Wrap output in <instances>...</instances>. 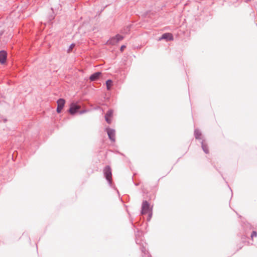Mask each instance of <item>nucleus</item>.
<instances>
[{"instance_id":"obj_1","label":"nucleus","mask_w":257,"mask_h":257,"mask_svg":"<svg viewBox=\"0 0 257 257\" xmlns=\"http://www.w3.org/2000/svg\"><path fill=\"white\" fill-rule=\"evenodd\" d=\"M103 173L105 179L108 183L111 185L112 183V173L111 168L109 166H106L103 170Z\"/></svg>"},{"instance_id":"obj_2","label":"nucleus","mask_w":257,"mask_h":257,"mask_svg":"<svg viewBox=\"0 0 257 257\" xmlns=\"http://www.w3.org/2000/svg\"><path fill=\"white\" fill-rule=\"evenodd\" d=\"M150 206L149 203L147 200L143 201L141 208V214L144 215L151 211L152 209H150Z\"/></svg>"},{"instance_id":"obj_3","label":"nucleus","mask_w":257,"mask_h":257,"mask_svg":"<svg viewBox=\"0 0 257 257\" xmlns=\"http://www.w3.org/2000/svg\"><path fill=\"white\" fill-rule=\"evenodd\" d=\"M80 107L79 105L75 103H72L70 104V108L68 110V112L71 114L74 115L78 112Z\"/></svg>"},{"instance_id":"obj_4","label":"nucleus","mask_w":257,"mask_h":257,"mask_svg":"<svg viewBox=\"0 0 257 257\" xmlns=\"http://www.w3.org/2000/svg\"><path fill=\"white\" fill-rule=\"evenodd\" d=\"M57 107L56 111L57 113H60L65 105V100L64 98H59L57 100Z\"/></svg>"},{"instance_id":"obj_5","label":"nucleus","mask_w":257,"mask_h":257,"mask_svg":"<svg viewBox=\"0 0 257 257\" xmlns=\"http://www.w3.org/2000/svg\"><path fill=\"white\" fill-rule=\"evenodd\" d=\"M105 131L106 132L110 140L112 142H114L115 136V130L114 129L107 127L105 128Z\"/></svg>"},{"instance_id":"obj_6","label":"nucleus","mask_w":257,"mask_h":257,"mask_svg":"<svg viewBox=\"0 0 257 257\" xmlns=\"http://www.w3.org/2000/svg\"><path fill=\"white\" fill-rule=\"evenodd\" d=\"M138 234H136V242L137 244H140L141 245V250L142 252L145 254L146 252L147 251L146 247L144 245V243L142 242L141 239L138 238Z\"/></svg>"},{"instance_id":"obj_7","label":"nucleus","mask_w":257,"mask_h":257,"mask_svg":"<svg viewBox=\"0 0 257 257\" xmlns=\"http://www.w3.org/2000/svg\"><path fill=\"white\" fill-rule=\"evenodd\" d=\"M7 59V52L5 50L0 51V63L4 64Z\"/></svg>"},{"instance_id":"obj_8","label":"nucleus","mask_w":257,"mask_h":257,"mask_svg":"<svg viewBox=\"0 0 257 257\" xmlns=\"http://www.w3.org/2000/svg\"><path fill=\"white\" fill-rule=\"evenodd\" d=\"M166 40L167 41H170L173 40V36L172 34L166 33L163 34L161 37L159 38V40Z\"/></svg>"},{"instance_id":"obj_9","label":"nucleus","mask_w":257,"mask_h":257,"mask_svg":"<svg viewBox=\"0 0 257 257\" xmlns=\"http://www.w3.org/2000/svg\"><path fill=\"white\" fill-rule=\"evenodd\" d=\"M101 73L100 72H96L90 75L89 79L91 81L97 80L101 75Z\"/></svg>"},{"instance_id":"obj_10","label":"nucleus","mask_w":257,"mask_h":257,"mask_svg":"<svg viewBox=\"0 0 257 257\" xmlns=\"http://www.w3.org/2000/svg\"><path fill=\"white\" fill-rule=\"evenodd\" d=\"M201 147H202V150H203L205 154H208L209 153V150L208 149L207 145L204 143V140H202L201 141Z\"/></svg>"},{"instance_id":"obj_11","label":"nucleus","mask_w":257,"mask_h":257,"mask_svg":"<svg viewBox=\"0 0 257 257\" xmlns=\"http://www.w3.org/2000/svg\"><path fill=\"white\" fill-rule=\"evenodd\" d=\"M202 134L200 131L198 129H195L194 130V137L197 140H200Z\"/></svg>"},{"instance_id":"obj_12","label":"nucleus","mask_w":257,"mask_h":257,"mask_svg":"<svg viewBox=\"0 0 257 257\" xmlns=\"http://www.w3.org/2000/svg\"><path fill=\"white\" fill-rule=\"evenodd\" d=\"M112 85V81L111 79H108L106 81V85L107 90H110Z\"/></svg>"},{"instance_id":"obj_13","label":"nucleus","mask_w":257,"mask_h":257,"mask_svg":"<svg viewBox=\"0 0 257 257\" xmlns=\"http://www.w3.org/2000/svg\"><path fill=\"white\" fill-rule=\"evenodd\" d=\"M107 43L111 45H115L116 43H117V40H116L114 37H113L111 38L109 40H108Z\"/></svg>"},{"instance_id":"obj_14","label":"nucleus","mask_w":257,"mask_h":257,"mask_svg":"<svg viewBox=\"0 0 257 257\" xmlns=\"http://www.w3.org/2000/svg\"><path fill=\"white\" fill-rule=\"evenodd\" d=\"M113 114V110L112 109H109L105 115V117H110L112 116Z\"/></svg>"},{"instance_id":"obj_15","label":"nucleus","mask_w":257,"mask_h":257,"mask_svg":"<svg viewBox=\"0 0 257 257\" xmlns=\"http://www.w3.org/2000/svg\"><path fill=\"white\" fill-rule=\"evenodd\" d=\"M114 38H115L116 40H117V42H118L119 41L122 40L123 39V37L119 34H117Z\"/></svg>"},{"instance_id":"obj_16","label":"nucleus","mask_w":257,"mask_h":257,"mask_svg":"<svg viewBox=\"0 0 257 257\" xmlns=\"http://www.w3.org/2000/svg\"><path fill=\"white\" fill-rule=\"evenodd\" d=\"M251 238L253 239L254 237L257 236V232L256 231H252L251 234Z\"/></svg>"},{"instance_id":"obj_17","label":"nucleus","mask_w":257,"mask_h":257,"mask_svg":"<svg viewBox=\"0 0 257 257\" xmlns=\"http://www.w3.org/2000/svg\"><path fill=\"white\" fill-rule=\"evenodd\" d=\"M149 215H148V218H147V220L148 221H149L151 218H152V210H151V211L149 212Z\"/></svg>"},{"instance_id":"obj_18","label":"nucleus","mask_w":257,"mask_h":257,"mask_svg":"<svg viewBox=\"0 0 257 257\" xmlns=\"http://www.w3.org/2000/svg\"><path fill=\"white\" fill-rule=\"evenodd\" d=\"M74 46L75 44L74 43L71 44L69 46V48L68 50V52H69L70 51H71V50L74 48Z\"/></svg>"},{"instance_id":"obj_19","label":"nucleus","mask_w":257,"mask_h":257,"mask_svg":"<svg viewBox=\"0 0 257 257\" xmlns=\"http://www.w3.org/2000/svg\"><path fill=\"white\" fill-rule=\"evenodd\" d=\"M105 119L106 121L108 123L110 124L111 123V119L110 118H109V117H105Z\"/></svg>"},{"instance_id":"obj_20","label":"nucleus","mask_w":257,"mask_h":257,"mask_svg":"<svg viewBox=\"0 0 257 257\" xmlns=\"http://www.w3.org/2000/svg\"><path fill=\"white\" fill-rule=\"evenodd\" d=\"M86 112H87V110L84 109V110H82L80 111H79V113L80 114H81L84 113H85Z\"/></svg>"},{"instance_id":"obj_21","label":"nucleus","mask_w":257,"mask_h":257,"mask_svg":"<svg viewBox=\"0 0 257 257\" xmlns=\"http://www.w3.org/2000/svg\"><path fill=\"white\" fill-rule=\"evenodd\" d=\"M125 45H122L121 47H120V51H123L124 49L125 48Z\"/></svg>"},{"instance_id":"obj_22","label":"nucleus","mask_w":257,"mask_h":257,"mask_svg":"<svg viewBox=\"0 0 257 257\" xmlns=\"http://www.w3.org/2000/svg\"><path fill=\"white\" fill-rule=\"evenodd\" d=\"M251 1V0H245V2L248 3V2H249Z\"/></svg>"},{"instance_id":"obj_23","label":"nucleus","mask_w":257,"mask_h":257,"mask_svg":"<svg viewBox=\"0 0 257 257\" xmlns=\"http://www.w3.org/2000/svg\"><path fill=\"white\" fill-rule=\"evenodd\" d=\"M148 256H149V257H152L151 254H149Z\"/></svg>"}]
</instances>
